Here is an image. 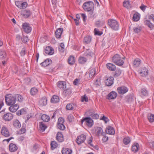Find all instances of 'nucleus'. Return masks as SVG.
I'll return each instance as SVG.
<instances>
[{
  "label": "nucleus",
  "instance_id": "25",
  "mask_svg": "<svg viewBox=\"0 0 154 154\" xmlns=\"http://www.w3.org/2000/svg\"><path fill=\"white\" fill-rule=\"evenodd\" d=\"M58 87L60 89H64L66 88V82H64L59 81L57 84Z\"/></svg>",
  "mask_w": 154,
  "mask_h": 154
},
{
  "label": "nucleus",
  "instance_id": "58",
  "mask_svg": "<svg viewBox=\"0 0 154 154\" xmlns=\"http://www.w3.org/2000/svg\"><path fill=\"white\" fill-rule=\"evenodd\" d=\"M64 119L62 118H60L58 119L57 124H63Z\"/></svg>",
  "mask_w": 154,
  "mask_h": 154
},
{
  "label": "nucleus",
  "instance_id": "42",
  "mask_svg": "<svg viewBox=\"0 0 154 154\" xmlns=\"http://www.w3.org/2000/svg\"><path fill=\"white\" fill-rule=\"evenodd\" d=\"M89 76L90 78H91L95 74V69L94 68H93L90 70L89 71Z\"/></svg>",
  "mask_w": 154,
  "mask_h": 154
},
{
  "label": "nucleus",
  "instance_id": "3",
  "mask_svg": "<svg viewBox=\"0 0 154 154\" xmlns=\"http://www.w3.org/2000/svg\"><path fill=\"white\" fill-rule=\"evenodd\" d=\"M108 24L110 27L114 30H117L119 28L118 22L115 20L109 19L108 20Z\"/></svg>",
  "mask_w": 154,
  "mask_h": 154
},
{
  "label": "nucleus",
  "instance_id": "13",
  "mask_svg": "<svg viewBox=\"0 0 154 154\" xmlns=\"http://www.w3.org/2000/svg\"><path fill=\"white\" fill-rule=\"evenodd\" d=\"M21 14L24 18H27L31 15V13L29 10H24L22 11Z\"/></svg>",
  "mask_w": 154,
  "mask_h": 154
},
{
  "label": "nucleus",
  "instance_id": "33",
  "mask_svg": "<svg viewBox=\"0 0 154 154\" xmlns=\"http://www.w3.org/2000/svg\"><path fill=\"white\" fill-rule=\"evenodd\" d=\"M68 62L69 64L73 65L75 62L74 57L73 56H70L68 58Z\"/></svg>",
  "mask_w": 154,
  "mask_h": 154
},
{
  "label": "nucleus",
  "instance_id": "15",
  "mask_svg": "<svg viewBox=\"0 0 154 154\" xmlns=\"http://www.w3.org/2000/svg\"><path fill=\"white\" fill-rule=\"evenodd\" d=\"M117 96V93L114 91H112L110 92L108 95V99H115Z\"/></svg>",
  "mask_w": 154,
  "mask_h": 154
},
{
  "label": "nucleus",
  "instance_id": "17",
  "mask_svg": "<svg viewBox=\"0 0 154 154\" xmlns=\"http://www.w3.org/2000/svg\"><path fill=\"white\" fill-rule=\"evenodd\" d=\"M9 150L11 152H14L17 151L18 149L16 145L12 143L10 144L9 145Z\"/></svg>",
  "mask_w": 154,
  "mask_h": 154
},
{
  "label": "nucleus",
  "instance_id": "4",
  "mask_svg": "<svg viewBox=\"0 0 154 154\" xmlns=\"http://www.w3.org/2000/svg\"><path fill=\"white\" fill-rule=\"evenodd\" d=\"M83 7L85 11L92 12L94 7V3L91 1L85 2L83 4Z\"/></svg>",
  "mask_w": 154,
  "mask_h": 154
},
{
  "label": "nucleus",
  "instance_id": "37",
  "mask_svg": "<svg viewBox=\"0 0 154 154\" xmlns=\"http://www.w3.org/2000/svg\"><path fill=\"white\" fill-rule=\"evenodd\" d=\"M139 148V144L137 143H134L132 146V150L134 152H137Z\"/></svg>",
  "mask_w": 154,
  "mask_h": 154
},
{
  "label": "nucleus",
  "instance_id": "9",
  "mask_svg": "<svg viewBox=\"0 0 154 154\" xmlns=\"http://www.w3.org/2000/svg\"><path fill=\"white\" fill-rule=\"evenodd\" d=\"M1 133L4 137H8L10 136L9 132L6 127H3L1 130Z\"/></svg>",
  "mask_w": 154,
  "mask_h": 154
},
{
  "label": "nucleus",
  "instance_id": "60",
  "mask_svg": "<svg viewBox=\"0 0 154 154\" xmlns=\"http://www.w3.org/2000/svg\"><path fill=\"white\" fill-rule=\"evenodd\" d=\"M94 31L95 35H100L102 34V33H100L99 30L97 28L94 29Z\"/></svg>",
  "mask_w": 154,
  "mask_h": 154
},
{
  "label": "nucleus",
  "instance_id": "27",
  "mask_svg": "<svg viewBox=\"0 0 154 154\" xmlns=\"http://www.w3.org/2000/svg\"><path fill=\"white\" fill-rule=\"evenodd\" d=\"M51 102L54 103H57L59 101V97L56 95H54L51 98Z\"/></svg>",
  "mask_w": 154,
  "mask_h": 154
},
{
  "label": "nucleus",
  "instance_id": "51",
  "mask_svg": "<svg viewBox=\"0 0 154 154\" xmlns=\"http://www.w3.org/2000/svg\"><path fill=\"white\" fill-rule=\"evenodd\" d=\"M15 97H16V100L17 98L18 101L21 102L22 101L23 98L22 96L19 94H16L15 95Z\"/></svg>",
  "mask_w": 154,
  "mask_h": 154
},
{
  "label": "nucleus",
  "instance_id": "30",
  "mask_svg": "<svg viewBox=\"0 0 154 154\" xmlns=\"http://www.w3.org/2000/svg\"><path fill=\"white\" fill-rule=\"evenodd\" d=\"M39 128L40 131L43 132L45 131L47 127L43 122H40L39 123Z\"/></svg>",
  "mask_w": 154,
  "mask_h": 154
},
{
  "label": "nucleus",
  "instance_id": "11",
  "mask_svg": "<svg viewBox=\"0 0 154 154\" xmlns=\"http://www.w3.org/2000/svg\"><path fill=\"white\" fill-rule=\"evenodd\" d=\"M95 134L96 136L99 137L100 136L103 135V130L100 127H96L95 128Z\"/></svg>",
  "mask_w": 154,
  "mask_h": 154
},
{
  "label": "nucleus",
  "instance_id": "10",
  "mask_svg": "<svg viewBox=\"0 0 154 154\" xmlns=\"http://www.w3.org/2000/svg\"><path fill=\"white\" fill-rule=\"evenodd\" d=\"M3 118L5 121H9L13 118V116L11 113H7L4 115Z\"/></svg>",
  "mask_w": 154,
  "mask_h": 154
},
{
  "label": "nucleus",
  "instance_id": "6",
  "mask_svg": "<svg viewBox=\"0 0 154 154\" xmlns=\"http://www.w3.org/2000/svg\"><path fill=\"white\" fill-rule=\"evenodd\" d=\"M22 26L23 30L26 33H29L31 32L32 28L29 24L25 23Z\"/></svg>",
  "mask_w": 154,
  "mask_h": 154
},
{
  "label": "nucleus",
  "instance_id": "40",
  "mask_svg": "<svg viewBox=\"0 0 154 154\" xmlns=\"http://www.w3.org/2000/svg\"><path fill=\"white\" fill-rule=\"evenodd\" d=\"M6 55L5 52L3 50H0V58L3 59L6 57Z\"/></svg>",
  "mask_w": 154,
  "mask_h": 154
},
{
  "label": "nucleus",
  "instance_id": "49",
  "mask_svg": "<svg viewBox=\"0 0 154 154\" xmlns=\"http://www.w3.org/2000/svg\"><path fill=\"white\" fill-rule=\"evenodd\" d=\"M27 3L26 2H24L21 3L19 6L17 5V6L20 8L24 9L27 7Z\"/></svg>",
  "mask_w": 154,
  "mask_h": 154
},
{
  "label": "nucleus",
  "instance_id": "31",
  "mask_svg": "<svg viewBox=\"0 0 154 154\" xmlns=\"http://www.w3.org/2000/svg\"><path fill=\"white\" fill-rule=\"evenodd\" d=\"M91 37L90 36H86L84 38V42L86 44L90 43L91 42Z\"/></svg>",
  "mask_w": 154,
  "mask_h": 154
},
{
  "label": "nucleus",
  "instance_id": "54",
  "mask_svg": "<svg viewBox=\"0 0 154 154\" xmlns=\"http://www.w3.org/2000/svg\"><path fill=\"white\" fill-rule=\"evenodd\" d=\"M81 101L82 102H84V101H85V102H87L88 101V98L85 95H84V96H82L81 97Z\"/></svg>",
  "mask_w": 154,
  "mask_h": 154
},
{
  "label": "nucleus",
  "instance_id": "57",
  "mask_svg": "<svg viewBox=\"0 0 154 154\" xmlns=\"http://www.w3.org/2000/svg\"><path fill=\"white\" fill-rule=\"evenodd\" d=\"M121 74V71L119 70H116L115 74L114 75L115 77H116L119 76Z\"/></svg>",
  "mask_w": 154,
  "mask_h": 154
},
{
  "label": "nucleus",
  "instance_id": "41",
  "mask_svg": "<svg viewBox=\"0 0 154 154\" xmlns=\"http://www.w3.org/2000/svg\"><path fill=\"white\" fill-rule=\"evenodd\" d=\"M41 119L45 122H48L50 120V117L47 115H43L41 117Z\"/></svg>",
  "mask_w": 154,
  "mask_h": 154
},
{
  "label": "nucleus",
  "instance_id": "50",
  "mask_svg": "<svg viewBox=\"0 0 154 154\" xmlns=\"http://www.w3.org/2000/svg\"><path fill=\"white\" fill-rule=\"evenodd\" d=\"M141 94L145 96L148 95V91L145 88H143L141 89Z\"/></svg>",
  "mask_w": 154,
  "mask_h": 154
},
{
  "label": "nucleus",
  "instance_id": "32",
  "mask_svg": "<svg viewBox=\"0 0 154 154\" xmlns=\"http://www.w3.org/2000/svg\"><path fill=\"white\" fill-rule=\"evenodd\" d=\"M51 62V60L50 61L49 59H47L44 61L42 63L41 65L43 66H46L49 65Z\"/></svg>",
  "mask_w": 154,
  "mask_h": 154
},
{
  "label": "nucleus",
  "instance_id": "19",
  "mask_svg": "<svg viewBox=\"0 0 154 154\" xmlns=\"http://www.w3.org/2000/svg\"><path fill=\"white\" fill-rule=\"evenodd\" d=\"M47 98L45 97H43L39 100V105L41 106H44L47 104Z\"/></svg>",
  "mask_w": 154,
  "mask_h": 154
},
{
  "label": "nucleus",
  "instance_id": "38",
  "mask_svg": "<svg viewBox=\"0 0 154 154\" xmlns=\"http://www.w3.org/2000/svg\"><path fill=\"white\" fill-rule=\"evenodd\" d=\"M146 24L151 29H154V25L152 23L149 21L146 20L145 21Z\"/></svg>",
  "mask_w": 154,
  "mask_h": 154
},
{
  "label": "nucleus",
  "instance_id": "20",
  "mask_svg": "<svg viewBox=\"0 0 154 154\" xmlns=\"http://www.w3.org/2000/svg\"><path fill=\"white\" fill-rule=\"evenodd\" d=\"M106 132L107 134L111 135H113L115 134V131L113 128L111 126H108L106 129Z\"/></svg>",
  "mask_w": 154,
  "mask_h": 154
},
{
  "label": "nucleus",
  "instance_id": "43",
  "mask_svg": "<svg viewBox=\"0 0 154 154\" xmlns=\"http://www.w3.org/2000/svg\"><path fill=\"white\" fill-rule=\"evenodd\" d=\"M148 119L150 122H154V115L149 113L148 116Z\"/></svg>",
  "mask_w": 154,
  "mask_h": 154
},
{
  "label": "nucleus",
  "instance_id": "12",
  "mask_svg": "<svg viewBox=\"0 0 154 154\" xmlns=\"http://www.w3.org/2000/svg\"><path fill=\"white\" fill-rule=\"evenodd\" d=\"M76 107V105L73 103H70L68 104L66 106V109L67 110H75Z\"/></svg>",
  "mask_w": 154,
  "mask_h": 154
},
{
  "label": "nucleus",
  "instance_id": "8",
  "mask_svg": "<svg viewBox=\"0 0 154 154\" xmlns=\"http://www.w3.org/2000/svg\"><path fill=\"white\" fill-rule=\"evenodd\" d=\"M117 91L119 94H123L128 92V89L126 87L123 86L118 87Z\"/></svg>",
  "mask_w": 154,
  "mask_h": 154
},
{
  "label": "nucleus",
  "instance_id": "63",
  "mask_svg": "<svg viewBox=\"0 0 154 154\" xmlns=\"http://www.w3.org/2000/svg\"><path fill=\"white\" fill-rule=\"evenodd\" d=\"M108 137L106 136H104L103 138H102V140L104 142H106L108 140Z\"/></svg>",
  "mask_w": 154,
  "mask_h": 154
},
{
  "label": "nucleus",
  "instance_id": "35",
  "mask_svg": "<svg viewBox=\"0 0 154 154\" xmlns=\"http://www.w3.org/2000/svg\"><path fill=\"white\" fill-rule=\"evenodd\" d=\"M141 63V60L140 59H137L135 60L133 63V66L135 67H138Z\"/></svg>",
  "mask_w": 154,
  "mask_h": 154
},
{
  "label": "nucleus",
  "instance_id": "16",
  "mask_svg": "<svg viewBox=\"0 0 154 154\" xmlns=\"http://www.w3.org/2000/svg\"><path fill=\"white\" fill-rule=\"evenodd\" d=\"M56 138L57 140L60 142H62L64 141V137L61 132L57 133Z\"/></svg>",
  "mask_w": 154,
  "mask_h": 154
},
{
  "label": "nucleus",
  "instance_id": "34",
  "mask_svg": "<svg viewBox=\"0 0 154 154\" xmlns=\"http://www.w3.org/2000/svg\"><path fill=\"white\" fill-rule=\"evenodd\" d=\"M92 138L91 137L89 138V140L88 141V143L90 145V146L93 147L95 149L97 150L98 149V147L97 145L94 146L92 144Z\"/></svg>",
  "mask_w": 154,
  "mask_h": 154
},
{
  "label": "nucleus",
  "instance_id": "14",
  "mask_svg": "<svg viewBox=\"0 0 154 154\" xmlns=\"http://www.w3.org/2000/svg\"><path fill=\"white\" fill-rule=\"evenodd\" d=\"M114 79L112 77H110L105 81V84L107 86H110L112 85L114 83Z\"/></svg>",
  "mask_w": 154,
  "mask_h": 154
},
{
  "label": "nucleus",
  "instance_id": "52",
  "mask_svg": "<svg viewBox=\"0 0 154 154\" xmlns=\"http://www.w3.org/2000/svg\"><path fill=\"white\" fill-rule=\"evenodd\" d=\"M57 127L60 130H64L65 127L63 124H57Z\"/></svg>",
  "mask_w": 154,
  "mask_h": 154
},
{
  "label": "nucleus",
  "instance_id": "53",
  "mask_svg": "<svg viewBox=\"0 0 154 154\" xmlns=\"http://www.w3.org/2000/svg\"><path fill=\"white\" fill-rule=\"evenodd\" d=\"M128 101V102L131 101L133 99L134 97L133 95L130 94L127 96Z\"/></svg>",
  "mask_w": 154,
  "mask_h": 154
},
{
  "label": "nucleus",
  "instance_id": "23",
  "mask_svg": "<svg viewBox=\"0 0 154 154\" xmlns=\"http://www.w3.org/2000/svg\"><path fill=\"white\" fill-rule=\"evenodd\" d=\"M148 70L145 67H143L141 69V71L140 72V74L142 76H146L148 74Z\"/></svg>",
  "mask_w": 154,
  "mask_h": 154
},
{
  "label": "nucleus",
  "instance_id": "61",
  "mask_svg": "<svg viewBox=\"0 0 154 154\" xmlns=\"http://www.w3.org/2000/svg\"><path fill=\"white\" fill-rule=\"evenodd\" d=\"M91 117L93 119H97L99 118V116L97 114H95L91 116Z\"/></svg>",
  "mask_w": 154,
  "mask_h": 154
},
{
  "label": "nucleus",
  "instance_id": "18",
  "mask_svg": "<svg viewBox=\"0 0 154 154\" xmlns=\"http://www.w3.org/2000/svg\"><path fill=\"white\" fill-rule=\"evenodd\" d=\"M45 52L47 54L51 55L54 53V50L53 48L48 46L46 47L45 49Z\"/></svg>",
  "mask_w": 154,
  "mask_h": 154
},
{
  "label": "nucleus",
  "instance_id": "29",
  "mask_svg": "<svg viewBox=\"0 0 154 154\" xmlns=\"http://www.w3.org/2000/svg\"><path fill=\"white\" fill-rule=\"evenodd\" d=\"M13 125L14 127L17 128H19L21 126L20 122L17 119L13 121Z\"/></svg>",
  "mask_w": 154,
  "mask_h": 154
},
{
  "label": "nucleus",
  "instance_id": "36",
  "mask_svg": "<svg viewBox=\"0 0 154 154\" xmlns=\"http://www.w3.org/2000/svg\"><path fill=\"white\" fill-rule=\"evenodd\" d=\"M140 14L137 13H135L133 15V19L134 21H137L140 19Z\"/></svg>",
  "mask_w": 154,
  "mask_h": 154
},
{
  "label": "nucleus",
  "instance_id": "45",
  "mask_svg": "<svg viewBox=\"0 0 154 154\" xmlns=\"http://www.w3.org/2000/svg\"><path fill=\"white\" fill-rule=\"evenodd\" d=\"M51 148L52 150H53L57 146V143L55 141H52L51 143Z\"/></svg>",
  "mask_w": 154,
  "mask_h": 154
},
{
  "label": "nucleus",
  "instance_id": "24",
  "mask_svg": "<svg viewBox=\"0 0 154 154\" xmlns=\"http://www.w3.org/2000/svg\"><path fill=\"white\" fill-rule=\"evenodd\" d=\"M63 31V28H60L58 29L55 32V36L57 38H60Z\"/></svg>",
  "mask_w": 154,
  "mask_h": 154
},
{
  "label": "nucleus",
  "instance_id": "28",
  "mask_svg": "<svg viewBox=\"0 0 154 154\" xmlns=\"http://www.w3.org/2000/svg\"><path fill=\"white\" fill-rule=\"evenodd\" d=\"M72 152V150L69 148H63L62 150V154H71Z\"/></svg>",
  "mask_w": 154,
  "mask_h": 154
},
{
  "label": "nucleus",
  "instance_id": "39",
  "mask_svg": "<svg viewBox=\"0 0 154 154\" xmlns=\"http://www.w3.org/2000/svg\"><path fill=\"white\" fill-rule=\"evenodd\" d=\"M72 93L70 88H68L63 91V94L65 96L69 95Z\"/></svg>",
  "mask_w": 154,
  "mask_h": 154
},
{
  "label": "nucleus",
  "instance_id": "59",
  "mask_svg": "<svg viewBox=\"0 0 154 154\" xmlns=\"http://www.w3.org/2000/svg\"><path fill=\"white\" fill-rule=\"evenodd\" d=\"M141 28L139 27H137L134 29V31L135 33H138L141 31Z\"/></svg>",
  "mask_w": 154,
  "mask_h": 154
},
{
  "label": "nucleus",
  "instance_id": "7",
  "mask_svg": "<svg viewBox=\"0 0 154 154\" xmlns=\"http://www.w3.org/2000/svg\"><path fill=\"white\" fill-rule=\"evenodd\" d=\"M86 136L84 134H81L78 136L76 140V142L78 145L84 142L86 139Z\"/></svg>",
  "mask_w": 154,
  "mask_h": 154
},
{
  "label": "nucleus",
  "instance_id": "55",
  "mask_svg": "<svg viewBox=\"0 0 154 154\" xmlns=\"http://www.w3.org/2000/svg\"><path fill=\"white\" fill-rule=\"evenodd\" d=\"M68 119L70 122H72L74 120V117L72 115H69L68 117Z\"/></svg>",
  "mask_w": 154,
  "mask_h": 154
},
{
  "label": "nucleus",
  "instance_id": "26",
  "mask_svg": "<svg viewBox=\"0 0 154 154\" xmlns=\"http://www.w3.org/2000/svg\"><path fill=\"white\" fill-rule=\"evenodd\" d=\"M106 67L109 70L112 71H115L116 69V66L111 63L107 64Z\"/></svg>",
  "mask_w": 154,
  "mask_h": 154
},
{
  "label": "nucleus",
  "instance_id": "22",
  "mask_svg": "<svg viewBox=\"0 0 154 154\" xmlns=\"http://www.w3.org/2000/svg\"><path fill=\"white\" fill-rule=\"evenodd\" d=\"M11 106L9 107V109L11 112H12L16 111L19 108V106L17 104Z\"/></svg>",
  "mask_w": 154,
  "mask_h": 154
},
{
  "label": "nucleus",
  "instance_id": "62",
  "mask_svg": "<svg viewBox=\"0 0 154 154\" xmlns=\"http://www.w3.org/2000/svg\"><path fill=\"white\" fill-rule=\"evenodd\" d=\"M146 8V6L144 5H142L140 7V9L142 10L143 11H144L145 10Z\"/></svg>",
  "mask_w": 154,
  "mask_h": 154
},
{
  "label": "nucleus",
  "instance_id": "46",
  "mask_svg": "<svg viewBox=\"0 0 154 154\" xmlns=\"http://www.w3.org/2000/svg\"><path fill=\"white\" fill-rule=\"evenodd\" d=\"M124 143L125 145H127L129 143L131 140L129 137H126L124 138L123 140Z\"/></svg>",
  "mask_w": 154,
  "mask_h": 154
},
{
  "label": "nucleus",
  "instance_id": "56",
  "mask_svg": "<svg viewBox=\"0 0 154 154\" xmlns=\"http://www.w3.org/2000/svg\"><path fill=\"white\" fill-rule=\"evenodd\" d=\"M21 40L23 42H26L29 40L28 37L27 36H23L21 38Z\"/></svg>",
  "mask_w": 154,
  "mask_h": 154
},
{
  "label": "nucleus",
  "instance_id": "47",
  "mask_svg": "<svg viewBox=\"0 0 154 154\" xmlns=\"http://www.w3.org/2000/svg\"><path fill=\"white\" fill-rule=\"evenodd\" d=\"M38 91L37 89L33 88L31 89L30 93L32 95H34L36 94Z\"/></svg>",
  "mask_w": 154,
  "mask_h": 154
},
{
  "label": "nucleus",
  "instance_id": "5",
  "mask_svg": "<svg viewBox=\"0 0 154 154\" xmlns=\"http://www.w3.org/2000/svg\"><path fill=\"white\" fill-rule=\"evenodd\" d=\"M84 122H85V124L89 127H91L93 125V121L90 117L83 118L81 120V124H82Z\"/></svg>",
  "mask_w": 154,
  "mask_h": 154
},
{
  "label": "nucleus",
  "instance_id": "1",
  "mask_svg": "<svg viewBox=\"0 0 154 154\" xmlns=\"http://www.w3.org/2000/svg\"><path fill=\"white\" fill-rule=\"evenodd\" d=\"M5 100L8 106L14 105L16 101V97L15 95L12 96L11 95H7L5 96Z\"/></svg>",
  "mask_w": 154,
  "mask_h": 154
},
{
  "label": "nucleus",
  "instance_id": "64",
  "mask_svg": "<svg viewBox=\"0 0 154 154\" xmlns=\"http://www.w3.org/2000/svg\"><path fill=\"white\" fill-rule=\"evenodd\" d=\"M79 82V80L78 79H75L73 82V84L75 85H77L78 82Z\"/></svg>",
  "mask_w": 154,
  "mask_h": 154
},
{
  "label": "nucleus",
  "instance_id": "21",
  "mask_svg": "<svg viewBox=\"0 0 154 154\" xmlns=\"http://www.w3.org/2000/svg\"><path fill=\"white\" fill-rule=\"evenodd\" d=\"M85 55L87 57L91 58L94 56V54L88 49H86L85 53Z\"/></svg>",
  "mask_w": 154,
  "mask_h": 154
},
{
  "label": "nucleus",
  "instance_id": "44",
  "mask_svg": "<svg viewBox=\"0 0 154 154\" xmlns=\"http://www.w3.org/2000/svg\"><path fill=\"white\" fill-rule=\"evenodd\" d=\"M87 59L84 57H80L79 59V63L81 64H84L87 61Z\"/></svg>",
  "mask_w": 154,
  "mask_h": 154
},
{
  "label": "nucleus",
  "instance_id": "2",
  "mask_svg": "<svg viewBox=\"0 0 154 154\" xmlns=\"http://www.w3.org/2000/svg\"><path fill=\"white\" fill-rule=\"evenodd\" d=\"M125 57L121 58L119 55L116 54L112 57V61L116 65L121 66L123 65L124 61L122 59H124Z\"/></svg>",
  "mask_w": 154,
  "mask_h": 154
},
{
  "label": "nucleus",
  "instance_id": "48",
  "mask_svg": "<svg viewBox=\"0 0 154 154\" xmlns=\"http://www.w3.org/2000/svg\"><path fill=\"white\" fill-rule=\"evenodd\" d=\"M123 5L124 7L126 8H128L130 7V3L129 0H125L123 2Z\"/></svg>",
  "mask_w": 154,
  "mask_h": 154
}]
</instances>
